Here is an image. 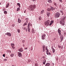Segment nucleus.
I'll list each match as a JSON object with an SVG mask.
<instances>
[{
	"label": "nucleus",
	"mask_w": 66,
	"mask_h": 66,
	"mask_svg": "<svg viewBox=\"0 0 66 66\" xmlns=\"http://www.w3.org/2000/svg\"><path fill=\"white\" fill-rule=\"evenodd\" d=\"M35 7H36V5H30L29 7V11H33L34 10V9H35Z\"/></svg>",
	"instance_id": "1"
},
{
	"label": "nucleus",
	"mask_w": 66,
	"mask_h": 66,
	"mask_svg": "<svg viewBox=\"0 0 66 66\" xmlns=\"http://www.w3.org/2000/svg\"><path fill=\"white\" fill-rule=\"evenodd\" d=\"M65 19H66V16H64L62 19V20L60 22V24H61L62 26H64L65 25V21L64 20H65Z\"/></svg>",
	"instance_id": "2"
},
{
	"label": "nucleus",
	"mask_w": 66,
	"mask_h": 66,
	"mask_svg": "<svg viewBox=\"0 0 66 66\" xmlns=\"http://www.w3.org/2000/svg\"><path fill=\"white\" fill-rule=\"evenodd\" d=\"M60 13L59 12H57L55 14V17H56V18H59L60 15Z\"/></svg>",
	"instance_id": "3"
},
{
	"label": "nucleus",
	"mask_w": 66,
	"mask_h": 66,
	"mask_svg": "<svg viewBox=\"0 0 66 66\" xmlns=\"http://www.w3.org/2000/svg\"><path fill=\"white\" fill-rule=\"evenodd\" d=\"M49 23H50V21L49 20H48L45 23V25L46 26H49Z\"/></svg>",
	"instance_id": "4"
},
{
	"label": "nucleus",
	"mask_w": 66,
	"mask_h": 66,
	"mask_svg": "<svg viewBox=\"0 0 66 66\" xmlns=\"http://www.w3.org/2000/svg\"><path fill=\"white\" fill-rule=\"evenodd\" d=\"M30 23H29L28 24V30L29 32H30Z\"/></svg>",
	"instance_id": "5"
},
{
	"label": "nucleus",
	"mask_w": 66,
	"mask_h": 66,
	"mask_svg": "<svg viewBox=\"0 0 66 66\" xmlns=\"http://www.w3.org/2000/svg\"><path fill=\"white\" fill-rule=\"evenodd\" d=\"M58 32L59 34V36L61 37V31L60 30V29H59L58 30Z\"/></svg>",
	"instance_id": "6"
},
{
	"label": "nucleus",
	"mask_w": 66,
	"mask_h": 66,
	"mask_svg": "<svg viewBox=\"0 0 66 66\" xmlns=\"http://www.w3.org/2000/svg\"><path fill=\"white\" fill-rule=\"evenodd\" d=\"M18 56H19V57H21V56H22V54H21V53L18 52Z\"/></svg>",
	"instance_id": "7"
},
{
	"label": "nucleus",
	"mask_w": 66,
	"mask_h": 66,
	"mask_svg": "<svg viewBox=\"0 0 66 66\" xmlns=\"http://www.w3.org/2000/svg\"><path fill=\"white\" fill-rule=\"evenodd\" d=\"M45 36H46V35L45 34H44L42 36V39H45Z\"/></svg>",
	"instance_id": "8"
},
{
	"label": "nucleus",
	"mask_w": 66,
	"mask_h": 66,
	"mask_svg": "<svg viewBox=\"0 0 66 66\" xmlns=\"http://www.w3.org/2000/svg\"><path fill=\"white\" fill-rule=\"evenodd\" d=\"M6 35H7L8 36H11V34L10 33L7 32V34H5Z\"/></svg>",
	"instance_id": "9"
},
{
	"label": "nucleus",
	"mask_w": 66,
	"mask_h": 66,
	"mask_svg": "<svg viewBox=\"0 0 66 66\" xmlns=\"http://www.w3.org/2000/svg\"><path fill=\"white\" fill-rule=\"evenodd\" d=\"M53 22H54L53 21L51 20V22L50 23V24L49 25L51 26V25H52V24L53 23Z\"/></svg>",
	"instance_id": "10"
},
{
	"label": "nucleus",
	"mask_w": 66,
	"mask_h": 66,
	"mask_svg": "<svg viewBox=\"0 0 66 66\" xmlns=\"http://www.w3.org/2000/svg\"><path fill=\"white\" fill-rule=\"evenodd\" d=\"M19 51L20 52H22V51H23V49H22V48H21L19 49Z\"/></svg>",
	"instance_id": "11"
},
{
	"label": "nucleus",
	"mask_w": 66,
	"mask_h": 66,
	"mask_svg": "<svg viewBox=\"0 0 66 66\" xmlns=\"http://www.w3.org/2000/svg\"><path fill=\"white\" fill-rule=\"evenodd\" d=\"M55 10V8H53V7H52L51 8V11H53L54 10Z\"/></svg>",
	"instance_id": "12"
},
{
	"label": "nucleus",
	"mask_w": 66,
	"mask_h": 66,
	"mask_svg": "<svg viewBox=\"0 0 66 66\" xmlns=\"http://www.w3.org/2000/svg\"><path fill=\"white\" fill-rule=\"evenodd\" d=\"M43 52H44L45 51V46H44L43 47Z\"/></svg>",
	"instance_id": "13"
},
{
	"label": "nucleus",
	"mask_w": 66,
	"mask_h": 66,
	"mask_svg": "<svg viewBox=\"0 0 66 66\" xmlns=\"http://www.w3.org/2000/svg\"><path fill=\"white\" fill-rule=\"evenodd\" d=\"M50 65V63H47L45 65V66H49Z\"/></svg>",
	"instance_id": "14"
},
{
	"label": "nucleus",
	"mask_w": 66,
	"mask_h": 66,
	"mask_svg": "<svg viewBox=\"0 0 66 66\" xmlns=\"http://www.w3.org/2000/svg\"><path fill=\"white\" fill-rule=\"evenodd\" d=\"M18 21L19 23H20V22H21V20L19 18L18 19Z\"/></svg>",
	"instance_id": "15"
},
{
	"label": "nucleus",
	"mask_w": 66,
	"mask_h": 66,
	"mask_svg": "<svg viewBox=\"0 0 66 66\" xmlns=\"http://www.w3.org/2000/svg\"><path fill=\"white\" fill-rule=\"evenodd\" d=\"M50 12H47V16L48 17H49V16H50Z\"/></svg>",
	"instance_id": "16"
},
{
	"label": "nucleus",
	"mask_w": 66,
	"mask_h": 66,
	"mask_svg": "<svg viewBox=\"0 0 66 66\" xmlns=\"http://www.w3.org/2000/svg\"><path fill=\"white\" fill-rule=\"evenodd\" d=\"M9 4H10L9 3H7V5H6V8H7V7H9Z\"/></svg>",
	"instance_id": "17"
},
{
	"label": "nucleus",
	"mask_w": 66,
	"mask_h": 66,
	"mask_svg": "<svg viewBox=\"0 0 66 66\" xmlns=\"http://www.w3.org/2000/svg\"><path fill=\"white\" fill-rule=\"evenodd\" d=\"M32 31L33 33H35V30H34V29H32Z\"/></svg>",
	"instance_id": "18"
},
{
	"label": "nucleus",
	"mask_w": 66,
	"mask_h": 66,
	"mask_svg": "<svg viewBox=\"0 0 66 66\" xmlns=\"http://www.w3.org/2000/svg\"><path fill=\"white\" fill-rule=\"evenodd\" d=\"M48 2L49 3H52V2L51 0H47Z\"/></svg>",
	"instance_id": "19"
},
{
	"label": "nucleus",
	"mask_w": 66,
	"mask_h": 66,
	"mask_svg": "<svg viewBox=\"0 0 66 66\" xmlns=\"http://www.w3.org/2000/svg\"><path fill=\"white\" fill-rule=\"evenodd\" d=\"M46 54H47V55H48V53L49 52V51L48 50H46Z\"/></svg>",
	"instance_id": "20"
},
{
	"label": "nucleus",
	"mask_w": 66,
	"mask_h": 66,
	"mask_svg": "<svg viewBox=\"0 0 66 66\" xmlns=\"http://www.w3.org/2000/svg\"><path fill=\"white\" fill-rule=\"evenodd\" d=\"M60 12L61 13H62V15H64V13H63V11L61 10L60 11Z\"/></svg>",
	"instance_id": "21"
},
{
	"label": "nucleus",
	"mask_w": 66,
	"mask_h": 66,
	"mask_svg": "<svg viewBox=\"0 0 66 66\" xmlns=\"http://www.w3.org/2000/svg\"><path fill=\"white\" fill-rule=\"evenodd\" d=\"M44 10H43L41 11V14H43V13H44Z\"/></svg>",
	"instance_id": "22"
},
{
	"label": "nucleus",
	"mask_w": 66,
	"mask_h": 66,
	"mask_svg": "<svg viewBox=\"0 0 66 66\" xmlns=\"http://www.w3.org/2000/svg\"><path fill=\"white\" fill-rule=\"evenodd\" d=\"M47 11H51V9L50 8H48L47 9Z\"/></svg>",
	"instance_id": "23"
},
{
	"label": "nucleus",
	"mask_w": 66,
	"mask_h": 66,
	"mask_svg": "<svg viewBox=\"0 0 66 66\" xmlns=\"http://www.w3.org/2000/svg\"><path fill=\"white\" fill-rule=\"evenodd\" d=\"M52 50L53 51V53H54L55 52V49H54V48Z\"/></svg>",
	"instance_id": "24"
},
{
	"label": "nucleus",
	"mask_w": 66,
	"mask_h": 66,
	"mask_svg": "<svg viewBox=\"0 0 66 66\" xmlns=\"http://www.w3.org/2000/svg\"><path fill=\"white\" fill-rule=\"evenodd\" d=\"M43 61L44 62H43V64L44 65H45V63H46V60H45L44 61Z\"/></svg>",
	"instance_id": "25"
},
{
	"label": "nucleus",
	"mask_w": 66,
	"mask_h": 66,
	"mask_svg": "<svg viewBox=\"0 0 66 66\" xmlns=\"http://www.w3.org/2000/svg\"><path fill=\"white\" fill-rule=\"evenodd\" d=\"M11 45L12 47L15 46V45L13 43H11Z\"/></svg>",
	"instance_id": "26"
},
{
	"label": "nucleus",
	"mask_w": 66,
	"mask_h": 66,
	"mask_svg": "<svg viewBox=\"0 0 66 66\" xmlns=\"http://www.w3.org/2000/svg\"><path fill=\"white\" fill-rule=\"evenodd\" d=\"M4 13L5 14H7V11H4Z\"/></svg>",
	"instance_id": "27"
},
{
	"label": "nucleus",
	"mask_w": 66,
	"mask_h": 66,
	"mask_svg": "<svg viewBox=\"0 0 66 66\" xmlns=\"http://www.w3.org/2000/svg\"><path fill=\"white\" fill-rule=\"evenodd\" d=\"M14 55V54H12L10 56H11L12 57H13V56Z\"/></svg>",
	"instance_id": "28"
},
{
	"label": "nucleus",
	"mask_w": 66,
	"mask_h": 66,
	"mask_svg": "<svg viewBox=\"0 0 66 66\" xmlns=\"http://www.w3.org/2000/svg\"><path fill=\"white\" fill-rule=\"evenodd\" d=\"M17 5L19 6V7H20V3H18Z\"/></svg>",
	"instance_id": "29"
},
{
	"label": "nucleus",
	"mask_w": 66,
	"mask_h": 66,
	"mask_svg": "<svg viewBox=\"0 0 66 66\" xmlns=\"http://www.w3.org/2000/svg\"><path fill=\"white\" fill-rule=\"evenodd\" d=\"M26 25H27V23L26 22H25L24 25H23V26H26Z\"/></svg>",
	"instance_id": "30"
},
{
	"label": "nucleus",
	"mask_w": 66,
	"mask_h": 66,
	"mask_svg": "<svg viewBox=\"0 0 66 66\" xmlns=\"http://www.w3.org/2000/svg\"><path fill=\"white\" fill-rule=\"evenodd\" d=\"M60 37L61 38V41H62V40H63V37H61V36H60Z\"/></svg>",
	"instance_id": "31"
},
{
	"label": "nucleus",
	"mask_w": 66,
	"mask_h": 66,
	"mask_svg": "<svg viewBox=\"0 0 66 66\" xmlns=\"http://www.w3.org/2000/svg\"><path fill=\"white\" fill-rule=\"evenodd\" d=\"M39 20H41L42 19V17H41V16L39 17Z\"/></svg>",
	"instance_id": "32"
},
{
	"label": "nucleus",
	"mask_w": 66,
	"mask_h": 66,
	"mask_svg": "<svg viewBox=\"0 0 66 66\" xmlns=\"http://www.w3.org/2000/svg\"><path fill=\"white\" fill-rule=\"evenodd\" d=\"M18 33H20V29H18L17 30Z\"/></svg>",
	"instance_id": "33"
},
{
	"label": "nucleus",
	"mask_w": 66,
	"mask_h": 66,
	"mask_svg": "<svg viewBox=\"0 0 66 66\" xmlns=\"http://www.w3.org/2000/svg\"><path fill=\"white\" fill-rule=\"evenodd\" d=\"M20 10V9H19V8H18L17 9L16 11H19Z\"/></svg>",
	"instance_id": "34"
},
{
	"label": "nucleus",
	"mask_w": 66,
	"mask_h": 66,
	"mask_svg": "<svg viewBox=\"0 0 66 66\" xmlns=\"http://www.w3.org/2000/svg\"><path fill=\"white\" fill-rule=\"evenodd\" d=\"M12 48L13 49H15V47L14 46H12Z\"/></svg>",
	"instance_id": "35"
},
{
	"label": "nucleus",
	"mask_w": 66,
	"mask_h": 66,
	"mask_svg": "<svg viewBox=\"0 0 66 66\" xmlns=\"http://www.w3.org/2000/svg\"><path fill=\"white\" fill-rule=\"evenodd\" d=\"M5 10V8H3V11H4Z\"/></svg>",
	"instance_id": "36"
},
{
	"label": "nucleus",
	"mask_w": 66,
	"mask_h": 66,
	"mask_svg": "<svg viewBox=\"0 0 66 66\" xmlns=\"http://www.w3.org/2000/svg\"><path fill=\"white\" fill-rule=\"evenodd\" d=\"M35 66H38V64H37V63H36L35 64Z\"/></svg>",
	"instance_id": "37"
},
{
	"label": "nucleus",
	"mask_w": 66,
	"mask_h": 66,
	"mask_svg": "<svg viewBox=\"0 0 66 66\" xmlns=\"http://www.w3.org/2000/svg\"><path fill=\"white\" fill-rule=\"evenodd\" d=\"M45 50H48V48H47V47H46L45 48Z\"/></svg>",
	"instance_id": "38"
},
{
	"label": "nucleus",
	"mask_w": 66,
	"mask_h": 66,
	"mask_svg": "<svg viewBox=\"0 0 66 66\" xmlns=\"http://www.w3.org/2000/svg\"><path fill=\"white\" fill-rule=\"evenodd\" d=\"M48 55H51V54L49 52L48 53Z\"/></svg>",
	"instance_id": "39"
},
{
	"label": "nucleus",
	"mask_w": 66,
	"mask_h": 66,
	"mask_svg": "<svg viewBox=\"0 0 66 66\" xmlns=\"http://www.w3.org/2000/svg\"><path fill=\"white\" fill-rule=\"evenodd\" d=\"M59 1L60 2H61V3H62V0H59Z\"/></svg>",
	"instance_id": "40"
},
{
	"label": "nucleus",
	"mask_w": 66,
	"mask_h": 66,
	"mask_svg": "<svg viewBox=\"0 0 66 66\" xmlns=\"http://www.w3.org/2000/svg\"><path fill=\"white\" fill-rule=\"evenodd\" d=\"M4 61H6L7 60V59H4Z\"/></svg>",
	"instance_id": "41"
},
{
	"label": "nucleus",
	"mask_w": 66,
	"mask_h": 66,
	"mask_svg": "<svg viewBox=\"0 0 66 66\" xmlns=\"http://www.w3.org/2000/svg\"><path fill=\"white\" fill-rule=\"evenodd\" d=\"M54 5H56V3H54Z\"/></svg>",
	"instance_id": "42"
},
{
	"label": "nucleus",
	"mask_w": 66,
	"mask_h": 66,
	"mask_svg": "<svg viewBox=\"0 0 66 66\" xmlns=\"http://www.w3.org/2000/svg\"><path fill=\"white\" fill-rule=\"evenodd\" d=\"M22 43H24L25 42V40H23L22 41Z\"/></svg>",
	"instance_id": "43"
},
{
	"label": "nucleus",
	"mask_w": 66,
	"mask_h": 66,
	"mask_svg": "<svg viewBox=\"0 0 66 66\" xmlns=\"http://www.w3.org/2000/svg\"><path fill=\"white\" fill-rule=\"evenodd\" d=\"M10 51V50H7V52H8L9 53V51Z\"/></svg>",
	"instance_id": "44"
},
{
	"label": "nucleus",
	"mask_w": 66,
	"mask_h": 66,
	"mask_svg": "<svg viewBox=\"0 0 66 66\" xmlns=\"http://www.w3.org/2000/svg\"><path fill=\"white\" fill-rule=\"evenodd\" d=\"M27 49H28V48L27 47H26L25 48V50H27Z\"/></svg>",
	"instance_id": "45"
},
{
	"label": "nucleus",
	"mask_w": 66,
	"mask_h": 66,
	"mask_svg": "<svg viewBox=\"0 0 66 66\" xmlns=\"http://www.w3.org/2000/svg\"><path fill=\"white\" fill-rule=\"evenodd\" d=\"M50 7H51H51H52V6L51 5H50Z\"/></svg>",
	"instance_id": "46"
},
{
	"label": "nucleus",
	"mask_w": 66,
	"mask_h": 66,
	"mask_svg": "<svg viewBox=\"0 0 66 66\" xmlns=\"http://www.w3.org/2000/svg\"><path fill=\"white\" fill-rule=\"evenodd\" d=\"M25 31H26V32H27V29L26 28L25 29Z\"/></svg>",
	"instance_id": "47"
},
{
	"label": "nucleus",
	"mask_w": 66,
	"mask_h": 66,
	"mask_svg": "<svg viewBox=\"0 0 66 66\" xmlns=\"http://www.w3.org/2000/svg\"><path fill=\"white\" fill-rule=\"evenodd\" d=\"M3 56L4 57H5V55H3Z\"/></svg>",
	"instance_id": "48"
},
{
	"label": "nucleus",
	"mask_w": 66,
	"mask_h": 66,
	"mask_svg": "<svg viewBox=\"0 0 66 66\" xmlns=\"http://www.w3.org/2000/svg\"><path fill=\"white\" fill-rule=\"evenodd\" d=\"M9 53H11V51H9Z\"/></svg>",
	"instance_id": "49"
},
{
	"label": "nucleus",
	"mask_w": 66,
	"mask_h": 66,
	"mask_svg": "<svg viewBox=\"0 0 66 66\" xmlns=\"http://www.w3.org/2000/svg\"><path fill=\"white\" fill-rule=\"evenodd\" d=\"M26 27H24L23 28V30H25V29H26Z\"/></svg>",
	"instance_id": "50"
},
{
	"label": "nucleus",
	"mask_w": 66,
	"mask_h": 66,
	"mask_svg": "<svg viewBox=\"0 0 66 66\" xmlns=\"http://www.w3.org/2000/svg\"><path fill=\"white\" fill-rule=\"evenodd\" d=\"M25 45H24V44H23V47H24Z\"/></svg>",
	"instance_id": "51"
},
{
	"label": "nucleus",
	"mask_w": 66,
	"mask_h": 66,
	"mask_svg": "<svg viewBox=\"0 0 66 66\" xmlns=\"http://www.w3.org/2000/svg\"><path fill=\"white\" fill-rule=\"evenodd\" d=\"M58 47L59 48H61V46L59 45L58 46Z\"/></svg>",
	"instance_id": "52"
},
{
	"label": "nucleus",
	"mask_w": 66,
	"mask_h": 66,
	"mask_svg": "<svg viewBox=\"0 0 66 66\" xmlns=\"http://www.w3.org/2000/svg\"><path fill=\"white\" fill-rule=\"evenodd\" d=\"M51 48H52V50L53 49H54V48H53V47H51Z\"/></svg>",
	"instance_id": "53"
},
{
	"label": "nucleus",
	"mask_w": 66,
	"mask_h": 66,
	"mask_svg": "<svg viewBox=\"0 0 66 66\" xmlns=\"http://www.w3.org/2000/svg\"><path fill=\"white\" fill-rule=\"evenodd\" d=\"M26 22V23H27L28 22V21H27Z\"/></svg>",
	"instance_id": "54"
},
{
	"label": "nucleus",
	"mask_w": 66,
	"mask_h": 66,
	"mask_svg": "<svg viewBox=\"0 0 66 66\" xmlns=\"http://www.w3.org/2000/svg\"><path fill=\"white\" fill-rule=\"evenodd\" d=\"M30 25L31 27V26H32V24H30Z\"/></svg>",
	"instance_id": "55"
},
{
	"label": "nucleus",
	"mask_w": 66,
	"mask_h": 66,
	"mask_svg": "<svg viewBox=\"0 0 66 66\" xmlns=\"http://www.w3.org/2000/svg\"><path fill=\"white\" fill-rule=\"evenodd\" d=\"M26 10H25V11H24V13H26Z\"/></svg>",
	"instance_id": "56"
},
{
	"label": "nucleus",
	"mask_w": 66,
	"mask_h": 66,
	"mask_svg": "<svg viewBox=\"0 0 66 66\" xmlns=\"http://www.w3.org/2000/svg\"><path fill=\"white\" fill-rule=\"evenodd\" d=\"M52 64H53V65H54V63H52Z\"/></svg>",
	"instance_id": "57"
},
{
	"label": "nucleus",
	"mask_w": 66,
	"mask_h": 66,
	"mask_svg": "<svg viewBox=\"0 0 66 66\" xmlns=\"http://www.w3.org/2000/svg\"><path fill=\"white\" fill-rule=\"evenodd\" d=\"M6 58L7 59V58H8V57H6Z\"/></svg>",
	"instance_id": "58"
},
{
	"label": "nucleus",
	"mask_w": 66,
	"mask_h": 66,
	"mask_svg": "<svg viewBox=\"0 0 66 66\" xmlns=\"http://www.w3.org/2000/svg\"><path fill=\"white\" fill-rule=\"evenodd\" d=\"M0 5H1V3L0 2Z\"/></svg>",
	"instance_id": "59"
},
{
	"label": "nucleus",
	"mask_w": 66,
	"mask_h": 66,
	"mask_svg": "<svg viewBox=\"0 0 66 66\" xmlns=\"http://www.w3.org/2000/svg\"><path fill=\"white\" fill-rule=\"evenodd\" d=\"M5 54H4L3 55H5Z\"/></svg>",
	"instance_id": "60"
},
{
	"label": "nucleus",
	"mask_w": 66,
	"mask_h": 66,
	"mask_svg": "<svg viewBox=\"0 0 66 66\" xmlns=\"http://www.w3.org/2000/svg\"><path fill=\"white\" fill-rule=\"evenodd\" d=\"M12 66H14V65H12Z\"/></svg>",
	"instance_id": "61"
},
{
	"label": "nucleus",
	"mask_w": 66,
	"mask_h": 66,
	"mask_svg": "<svg viewBox=\"0 0 66 66\" xmlns=\"http://www.w3.org/2000/svg\"><path fill=\"white\" fill-rule=\"evenodd\" d=\"M0 62H1V61H0Z\"/></svg>",
	"instance_id": "62"
},
{
	"label": "nucleus",
	"mask_w": 66,
	"mask_h": 66,
	"mask_svg": "<svg viewBox=\"0 0 66 66\" xmlns=\"http://www.w3.org/2000/svg\"><path fill=\"white\" fill-rule=\"evenodd\" d=\"M13 27H14V26H13Z\"/></svg>",
	"instance_id": "63"
},
{
	"label": "nucleus",
	"mask_w": 66,
	"mask_h": 66,
	"mask_svg": "<svg viewBox=\"0 0 66 66\" xmlns=\"http://www.w3.org/2000/svg\"><path fill=\"white\" fill-rule=\"evenodd\" d=\"M23 28H22V29H23Z\"/></svg>",
	"instance_id": "64"
}]
</instances>
